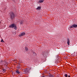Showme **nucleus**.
<instances>
[{
	"mask_svg": "<svg viewBox=\"0 0 77 77\" xmlns=\"http://www.w3.org/2000/svg\"><path fill=\"white\" fill-rule=\"evenodd\" d=\"M77 27V25L75 24H74L73 25H72L70 27V28H74H74H75L76 27Z\"/></svg>",
	"mask_w": 77,
	"mask_h": 77,
	"instance_id": "nucleus-2",
	"label": "nucleus"
},
{
	"mask_svg": "<svg viewBox=\"0 0 77 77\" xmlns=\"http://www.w3.org/2000/svg\"><path fill=\"white\" fill-rule=\"evenodd\" d=\"M54 77V75H49V77Z\"/></svg>",
	"mask_w": 77,
	"mask_h": 77,
	"instance_id": "nucleus-11",
	"label": "nucleus"
},
{
	"mask_svg": "<svg viewBox=\"0 0 77 77\" xmlns=\"http://www.w3.org/2000/svg\"><path fill=\"white\" fill-rule=\"evenodd\" d=\"M25 50H26L27 51V50H28V48H27V47H26L25 48Z\"/></svg>",
	"mask_w": 77,
	"mask_h": 77,
	"instance_id": "nucleus-14",
	"label": "nucleus"
},
{
	"mask_svg": "<svg viewBox=\"0 0 77 77\" xmlns=\"http://www.w3.org/2000/svg\"><path fill=\"white\" fill-rule=\"evenodd\" d=\"M16 72L17 74H20V72L16 70Z\"/></svg>",
	"mask_w": 77,
	"mask_h": 77,
	"instance_id": "nucleus-10",
	"label": "nucleus"
},
{
	"mask_svg": "<svg viewBox=\"0 0 77 77\" xmlns=\"http://www.w3.org/2000/svg\"><path fill=\"white\" fill-rule=\"evenodd\" d=\"M41 9V7H38L36 9L37 10L38 9Z\"/></svg>",
	"mask_w": 77,
	"mask_h": 77,
	"instance_id": "nucleus-9",
	"label": "nucleus"
},
{
	"mask_svg": "<svg viewBox=\"0 0 77 77\" xmlns=\"http://www.w3.org/2000/svg\"><path fill=\"white\" fill-rule=\"evenodd\" d=\"M44 0H40L38 2V3H41L42 2H44Z\"/></svg>",
	"mask_w": 77,
	"mask_h": 77,
	"instance_id": "nucleus-5",
	"label": "nucleus"
},
{
	"mask_svg": "<svg viewBox=\"0 0 77 77\" xmlns=\"http://www.w3.org/2000/svg\"><path fill=\"white\" fill-rule=\"evenodd\" d=\"M14 29H15V30H17V26H16V25L15 24L14 25Z\"/></svg>",
	"mask_w": 77,
	"mask_h": 77,
	"instance_id": "nucleus-7",
	"label": "nucleus"
},
{
	"mask_svg": "<svg viewBox=\"0 0 77 77\" xmlns=\"http://www.w3.org/2000/svg\"><path fill=\"white\" fill-rule=\"evenodd\" d=\"M68 41H67V44H68V45H69V43H70V40L69 39H67Z\"/></svg>",
	"mask_w": 77,
	"mask_h": 77,
	"instance_id": "nucleus-6",
	"label": "nucleus"
},
{
	"mask_svg": "<svg viewBox=\"0 0 77 77\" xmlns=\"http://www.w3.org/2000/svg\"><path fill=\"white\" fill-rule=\"evenodd\" d=\"M26 35V33L24 32H23L21 33V34H20L19 35V36L20 37L21 36H23V35Z\"/></svg>",
	"mask_w": 77,
	"mask_h": 77,
	"instance_id": "nucleus-4",
	"label": "nucleus"
},
{
	"mask_svg": "<svg viewBox=\"0 0 77 77\" xmlns=\"http://www.w3.org/2000/svg\"><path fill=\"white\" fill-rule=\"evenodd\" d=\"M20 23L21 24H23V22L21 21V22Z\"/></svg>",
	"mask_w": 77,
	"mask_h": 77,
	"instance_id": "nucleus-16",
	"label": "nucleus"
},
{
	"mask_svg": "<svg viewBox=\"0 0 77 77\" xmlns=\"http://www.w3.org/2000/svg\"><path fill=\"white\" fill-rule=\"evenodd\" d=\"M68 77H71V76H70V75H69V76H68Z\"/></svg>",
	"mask_w": 77,
	"mask_h": 77,
	"instance_id": "nucleus-17",
	"label": "nucleus"
},
{
	"mask_svg": "<svg viewBox=\"0 0 77 77\" xmlns=\"http://www.w3.org/2000/svg\"><path fill=\"white\" fill-rule=\"evenodd\" d=\"M2 70H3V71H4V72H6V70H5V69H2Z\"/></svg>",
	"mask_w": 77,
	"mask_h": 77,
	"instance_id": "nucleus-12",
	"label": "nucleus"
},
{
	"mask_svg": "<svg viewBox=\"0 0 77 77\" xmlns=\"http://www.w3.org/2000/svg\"><path fill=\"white\" fill-rule=\"evenodd\" d=\"M10 17L11 19H13L15 17V15L14 14V13L11 12L10 13Z\"/></svg>",
	"mask_w": 77,
	"mask_h": 77,
	"instance_id": "nucleus-1",
	"label": "nucleus"
},
{
	"mask_svg": "<svg viewBox=\"0 0 77 77\" xmlns=\"http://www.w3.org/2000/svg\"><path fill=\"white\" fill-rule=\"evenodd\" d=\"M0 23H1V22L0 21Z\"/></svg>",
	"mask_w": 77,
	"mask_h": 77,
	"instance_id": "nucleus-18",
	"label": "nucleus"
},
{
	"mask_svg": "<svg viewBox=\"0 0 77 77\" xmlns=\"http://www.w3.org/2000/svg\"><path fill=\"white\" fill-rule=\"evenodd\" d=\"M33 56H36V54L35 52H33Z\"/></svg>",
	"mask_w": 77,
	"mask_h": 77,
	"instance_id": "nucleus-8",
	"label": "nucleus"
},
{
	"mask_svg": "<svg viewBox=\"0 0 77 77\" xmlns=\"http://www.w3.org/2000/svg\"><path fill=\"white\" fill-rule=\"evenodd\" d=\"M15 24H12L11 25H10L9 26V27H10V28H14Z\"/></svg>",
	"mask_w": 77,
	"mask_h": 77,
	"instance_id": "nucleus-3",
	"label": "nucleus"
},
{
	"mask_svg": "<svg viewBox=\"0 0 77 77\" xmlns=\"http://www.w3.org/2000/svg\"><path fill=\"white\" fill-rule=\"evenodd\" d=\"M1 42H4V41L3 40V39H2Z\"/></svg>",
	"mask_w": 77,
	"mask_h": 77,
	"instance_id": "nucleus-15",
	"label": "nucleus"
},
{
	"mask_svg": "<svg viewBox=\"0 0 77 77\" xmlns=\"http://www.w3.org/2000/svg\"><path fill=\"white\" fill-rule=\"evenodd\" d=\"M64 76H65L66 77H68V75H67V74H65L64 75Z\"/></svg>",
	"mask_w": 77,
	"mask_h": 77,
	"instance_id": "nucleus-13",
	"label": "nucleus"
}]
</instances>
